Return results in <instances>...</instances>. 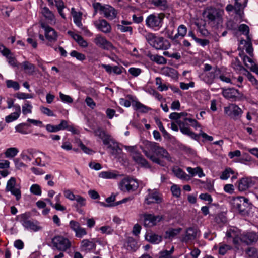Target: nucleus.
I'll return each instance as SVG.
<instances>
[{
    "label": "nucleus",
    "mask_w": 258,
    "mask_h": 258,
    "mask_svg": "<svg viewBox=\"0 0 258 258\" xmlns=\"http://www.w3.org/2000/svg\"><path fill=\"white\" fill-rule=\"evenodd\" d=\"M180 130L183 134L187 135L193 139L197 140L198 138L199 135L191 131L188 127L184 126L180 128Z\"/></svg>",
    "instance_id": "nucleus-45"
},
{
    "label": "nucleus",
    "mask_w": 258,
    "mask_h": 258,
    "mask_svg": "<svg viewBox=\"0 0 258 258\" xmlns=\"http://www.w3.org/2000/svg\"><path fill=\"white\" fill-rule=\"evenodd\" d=\"M15 97L19 99H25L28 98H32L33 96L31 94H27L22 92H18L16 94Z\"/></svg>",
    "instance_id": "nucleus-59"
},
{
    "label": "nucleus",
    "mask_w": 258,
    "mask_h": 258,
    "mask_svg": "<svg viewBox=\"0 0 258 258\" xmlns=\"http://www.w3.org/2000/svg\"><path fill=\"white\" fill-rule=\"evenodd\" d=\"M138 181L130 177L123 178L119 183V188L123 192H134L138 189Z\"/></svg>",
    "instance_id": "nucleus-5"
},
{
    "label": "nucleus",
    "mask_w": 258,
    "mask_h": 258,
    "mask_svg": "<svg viewBox=\"0 0 258 258\" xmlns=\"http://www.w3.org/2000/svg\"><path fill=\"white\" fill-rule=\"evenodd\" d=\"M94 134L95 136H98L102 140L104 145L108 144L110 143V139L111 138V136L106 134V133L101 128H98L95 130L94 131Z\"/></svg>",
    "instance_id": "nucleus-21"
},
{
    "label": "nucleus",
    "mask_w": 258,
    "mask_h": 258,
    "mask_svg": "<svg viewBox=\"0 0 258 258\" xmlns=\"http://www.w3.org/2000/svg\"><path fill=\"white\" fill-rule=\"evenodd\" d=\"M220 73L219 69L216 68L213 71L205 74L204 80L208 84H212L214 79Z\"/></svg>",
    "instance_id": "nucleus-20"
},
{
    "label": "nucleus",
    "mask_w": 258,
    "mask_h": 258,
    "mask_svg": "<svg viewBox=\"0 0 258 258\" xmlns=\"http://www.w3.org/2000/svg\"><path fill=\"white\" fill-rule=\"evenodd\" d=\"M96 245L93 241H90L89 239H83L80 245V249L82 251L85 252H90L96 248Z\"/></svg>",
    "instance_id": "nucleus-19"
},
{
    "label": "nucleus",
    "mask_w": 258,
    "mask_h": 258,
    "mask_svg": "<svg viewBox=\"0 0 258 258\" xmlns=\"http://www.w3.org/2000/svg\"><path fill=\"white\" fill-rule=\"evenodd\" d=\"M59 97L61 101L63 102L67 103H71L73 102V99L71 96L63 94L61 92H59Z\"/></svg>",
    "instance_id": "nucleus-57"
},
{
    "label": "nucleus",
    "mask_w": 258,
    "mask_h": 258,
    "mask_svg": "<svg viewBox=\"0 0 258 258\" xmlns=\"http://www.w3.org/2000/svg\"><path fill=\"white\" fill-rule=\"evenodd\" d=\"M68 34L77 42L80 46L83 48H86L88 46V44L87 42L81 36L75 34L71 31H68Z\"/></svg>",
    "instance_id": "nucleus-23"
},
{
    "label": "nucleus",
    "mask_w": 258,
    "mask_h": 258,
    "mask_svg": "<svg viewBox=\"0 0 258 258\" xmlns=\"http://www.w3.org/2000/svg\"><path fill=\"white\" fill-rule=\"evenodd\" d=\"M6 86L9 88H13L15 90H18L20 89L19 84L17 81L12 80H8L6 81Z\"/></svg>",
    "instance_id": "nucleus-47"
},
{
    "label": "nucleus",
    "mask_w": 258,
    "mask_h": 258,
    "mask_svg": "<svg viewBox=\"0 0 258 258\" xmlns=\"http://www.w3.org/2000/svg\"><path fill=\"white\" fill-rule=\"evenodd\" d=\"M70 55L72 57L76 58L77 59L83 61L85 59L86 56L83 53L77 52V51L73 50L70 53Z\"/></svg>",
    "instance_id": "nucleus-52"
},
{
    "label": "nucleus",
    "mask_w": 258,
    "mask_h": 258,
    "mask_svg": "<svg viewBox=\"0 0 258 258\" xmlns=\"http://www.w3.org/2000/svg\"><path fill=\"white\" fill-rule=\"evenodd\" d=\"M107 145L108 148L113 150L112 153L114 152H117L118 150H120L118 143L116 142L112 138L110 139V142L108 144H105Z\"/></svg>",
    "instance_id": "nucleus-48"
},
{
    "label": "nucleus",
    "mask_w": 258,
    "mask_h": 258,
    "mask_svg": "<svg viewBox=\"0 0 258 258\" xmlns=\"http://www.w3.org/2000/svg\"><path fill=\"white\" fill-rule=\"evenodd\" d=\"M41 27L45 30V36L49 41L47 43V45L50 46L49 42H55L57 41V35L54 29L44 23L41 24Z\"/></svg>",
    "instance_id": "nucleus-12"
},
{
    "label": "nucleus",
    "mask_w": 258,
    "mask_h": 258,
    "mask_svg": "<svg viewBox=\"0 0 258 258\" xmlns=\"http://www.w3.org/2000/svg\"><path fill=\"white\" fill-rule=\"evenodd\" d=\"M172 171L176 177L181 179L185 178L186 176V173L179 168H174Z\"/></svg>",
    "instance_id": "nucleus-49"
},
{
    "label": "nucleus",
    "mask_w": 258,
    "mask_h": 258,
    "mask_svg": "<svg viewBox=\"0 0 258 258\" xmlns=\"http://www.w3.org/2000/svg\"><path fill=\"white\" fill-rule=\"evenodd\" d=\"M152 4L162 10L168 8L166 0H152Z\"/></svg>",
    "instance_id": "nucleus-38"
},
{
    "label": "nucleus",
    "mask_w": 258,
    "mask_h": 258,
    "mask_svg": "<svg viewBox=\"0 0 258 258\" xmlns=\"http://www.w3.org/2000/svg\"><path fill=\"white\" fill-rule=\"evenodd\" d=\"M40 110L42 113L48 116H55L53 111L48 108L41 106L40 107Z\"/></svg>",
    "instance_id": "nucleus-55"
},
{
    "label": "nucleus",
    "mask_w": 258,
    "mask_h": 258,
    "mask_svg": "<svg viewBox=\"0 0 258 258\" xmlns=\"http://www.w3.org/2000/svg\"><path fill=\"white\" fill-rule=\"evenodd\" d=\"M19 117V114L17 113H12L5 118V121L7 123L11 122L16 120Z\"/></svg>",
    "instance_id": "nucleus-56"
},
{
    "label": "nucleus",
    "mask_w": 258,
    "mask_h": 258,
    "mask_svg": "<svg viewBox=\"0 0 258 258\" xmlns=\"http://www.w3.org/2000/svg\"><path fill=\"white\" fill-rule=\"evenodd\" d=\"M239 55L243 59V63L246 67L250 69L252 68L253 69H254L255 68H256L255 63L250 57L244 55L243 52L239 53Z\"/></svg>",
    "instance_id": "nucleus-25"
},
{
    "label": "nucleus",
    "mask_w": 258,
    "mask_h": 258,
    "mask_svg": "<svg viewBox=\"0 0 258 258\" xmlns=\"http://www.w3.org/2000/svg\"><path fill=\"white\" fill-rule=\"evenodd\" d=\"M95 26L104 33H109L111 31L110 25L104 19H98L93 22Z\"/></svg>",
    "instance_id": "nucleus-18"
},
{
    "label": "nucleus",
    "mask_w": 258,
    "mask_h": 258,
    "mask_svg": "<svg viewBox=\"0 0 258 258\" xmlns=\"http://www.w3.org/2000/svg\"><path fill=\"white\" fill-rule=\"evenodd\" d=\"M94 42L97 46L105 50H111L113 48L112 43L100 34L96 35Z\"/></svg>",
    "instance_id": "nucleus-15"
},
{
    "label": "nucleus",
    "mask_w": 258,
    "mask_h": 258,
    "mask_svg": "<svg viewBox=\"0 0 258 258\" xmlns=\"http://www.w3.org/2000/svg\"><path fill=\"white\" fill-rule=\"evenodd\" d=\"M145 239L153 244H158L162 241L161 236L156 234L153 232H148L146 234Z\"/></svg>",
    "instance_id": "nucleus-24"
},
{
    "label": "nucleus",
    "mask_w": 258,
    "mask_h": 258,
    "mask_svg": "<svg viewBox=\"0 0 258 258\" xmlns=\"http://www.w3.org/2000/svg\"><path fill=\"white\" fill-rule=\"evenodd\" d=\"M258 239V236L254 232H247L240 235V240L245 244L251 245L255 243Z\"/></svg>",
    "instance_id": "nucleus-16"
},
{
    "label": "nucleus",
    "mask_w": 258,
    "mask_h": 258,
    "mask_svg": "<svg viewBox=\"0 0 258 258\" xmlns=\"http://www.w3.org/2000/svg\"><path fill=\"white\" fill-rule=\"evenodd\" d=\"M155 120L159 130L162 133L163 136L165 138H170V134L165 130L163 126L162 123L160 120V119L156 117L155 118Z\"/></svg>",
    "instance_id": "nucleus-42"
},
{
    "label": "nucleus",
    "mask_w": 258,
    "mask_h": 258,
    "mask_svg": "<svg viewBox=\"0 0 258 258\" xmlns=\"http://www.w3.org/2000/svg\"><path fill=\"white\" fill-rule=\"evenodd\" d=\"M147 56L151 61H154L159 64H165L167 63V60L162 56L154 55L151 53L147 54Z\"/></svg>",
    "instance_id": "nucleus-27"
},
{
    "label": "nucleus",
    "mask_w": 258,
    "mask_h": 258,
    "mask_svg": "<svg viewBox=\"0 0 258 258\" xmlns=\"http://www.w3.org/2000/svg\"><path fill=\"white\" fill-rule=\"evenodd\" d=\"M6 190V191H10L13 195L16 197V199L17 201L21 198L20 187L16 185V180L14 177H11L8 181Z\"/></svg>",
    "instance_id": "nucleus-10"
},
{
    "label": "nucleus",
    "mask_w": 258,
    "mask_h": 258,
    "mask_svg": "<svg viewBox=\"0 0 258 258\" xmlns=\"http://www.w3.org/2000/svg\"><path fill=\"white\" fill-rule=\"evenodd\" d=\"M171 190L174 196L179 197L180 195V189L176 185H172L171 187Z\"/></svg>",
    "instance_id": "nucleus-62"
},
{
    "label": "nucleus",
    "mask_w": 258,
    "mask_h": 258,
    "mask_svg": "<svg viewBox=\"0 0 258 258\" xmlns=\"http://www.w3.org/2000/svg\"><path fill=\"white\" fill-rule=\"evenodd\" d=\"M215 221L218 224H224L227 222V218L223 213H220L215 217Z\"/></svg>",
    "instance_id": "nucleus-46"
},
{
    "label": "nucleus",
    "mask_w": 258,
    "mask_h": 258,
    "mask_svg": "<svg viewBox=\"0 0 258 258\" xmlns=\"http://www.w3.org/2000/svg\"><path fill=\"white\" fill-rule=\"evenodd\" d=\"M54 247L59 251H64L71 247V242L69 239L62 236H56L52 239Z\"/></svg>",
    "instance_id": "nucleus-7"
},
{
    "label": "nucleus",
    "mask_w": 258,
    "mask_h": 258,
    "mask_svg": "<svg viewBox=\"0 0 258 258\" xmlns=\"http://www.w3.org/2000/svg\"><path fill=\"white\" fill-rule=\"evenodd\" d=\"M232 249V247L231 245L220 243L219 247V254L221 255H224L228 251Z\"/></svg>",
    "instance_id": "nucleus-41"
},
{
    "label": "nucleus",
    "mask_w": 258,
    "mask_h": 258,
    "mask_svg": "<svg viewBox=\"0 0 258 258\" xmlns=\"http://www.w3.org/2000/svg\"><path fill=\"white\" fill-rule=\"evenodd\" d=\"M238 30L241 32L243 34L246 36L247 39L250 38L249 34V27L244 24H242L239 25L238 27Z\"/></svg>",
    "instance_id": "nucleus-44"
},
{
    "label": "nucleus",
    "mask_w": 258,
    "mask_h": 258,
    "mask_svg": "<svg viewBox=\"0 0 258 258\" xmlns=\"http://www.w3.org/2000/svg\"><path fill=\"white\" fill-rule=\"evenodd\" d=\"M148 191L149 194L145 200V202L147 204L150 205L152 203L159 204L162 202V198L159 192L156 190H152L149 189Z\"/></svg>",
    "instance_id": "nucleus-17"
},
{
    "label": "nucleus",
    "mask_w": 258,
    "mask_h": 258,
    "mask_svg": "<svg viewBox=\"0 0 258 258\" xmlns=\"http://www.w3.org/2000/svg\"><path fill=\"white\" fill-rule=\"evenodd\" d=\"M32 106L28 101H27L22 106V113L24 115H26L27 113H31L32 112Z\"/></svg>",
    "instance_id": "nucleus-53"
},
{
    "label": "nucleus",
    "mask_w": 258,
    "mask_h": 258,
    "mask_svg": "<svg viewBox=\"0 0 258 258\" xmlns=\"http://www.w3.org/2000/svg\"><path fill=\"white\" fill-rule=\"evenodd\" d=\"M243 41L245 42L244 47H245L246 52L250 55V57H252L253 56V49L252 48L251 38L249 39H247L246 41L244 40H241V43L243 44Z\"/></svg>",
    "instance_id": "nucleus-35"
},
{
    "label": "nucleus",
    "mask_w": 258,
    "mask_h": 258,
    "mask_svg": "<svg viewBox=\"0 0 258 258\" xmlns=\"http://www.w3.org/2000/svg\"><path fill=\"white\" fill-rule=\"evenodd\" d=\"M224 112L234 120H237L240 117L243 111L237 105L231 104L224 107Z\"/></svg>",
    "instance_id": "nucleus-11"
},
{
    "label": "nucleus",
    "mask_w": 258,
    "mask_h": 258,
    "mask_svg": "<svg viewBox=\"0 0 258 258\" xmlns=\"http://www.w3.org/2000/svg\"><path fill=\"white\" fill-rule=\"evenodd\" d=\"M230 174H234V171L230 168H226L220 175V179L222 180H226L230 177Z\"/></svg>",
    "instance_id": "nucleus-51"
},
{
    "label": "nucleus",
    "mask_w": 258,
    "mask_h": 258,
    "mask_svg": "<svg viewBox=\"0 0 258 258\" xmlns=\"http://www.w3.org/2000/svg\"><path fill=\"white\" fill-rule=\"evenodd\" d=\"M119 176V174L117 171H102L99 174V177L105 179H116Z\"/></svg>",
    "instance_id": "nucleus-26"
},
{
    "label": "nucleus",
    "mask_w": 258,
    "mask_h": 258,
    "mask_svg": "<svg viewBox=\"0 0 258 258\" xmlns=\"http://www.w3.org/2000/svg\"><path fill=\"white\" fill-rule=\"evenodd\" d=\"M145 38L150 45L156 49L166 50L170 47L168 40L162 37H157L153 33L146 34Z\"/></svg>",
    "instance_id": "nucleus-3"
},
{
    "label": "nucleus",
    "mask_w": 258,
    "mask_h": 258,
    "mask_svg": "<svg viewBox=\"0 0 258 258\" xmlns=\"http://www.w3.org/2000/svg\"><path fill=\"white\" fill-rule=\"evenodd\" d=\"M164 15L163 14H152L149 15L146 19V25L151 28H160L162 27Z\"/></svg>",
    "instance_id": "nucleus-6"
},
{
    "label": "nucleus",
    "mask_w": 258,
    "mask_h": 258,
    "mask_svg": "<svg viewBox=\"0 0 258 258\" xmlns=\"http://www.w3.org/2000/svg\"><path fill=\"white\" fill-rule=\"evenodd\" d=\"M181 228L176 229L170 228L165 232V238L166 239H172L179 234L181 231Z\"/></svg>",
    "instance_id": "nucleus-30"
},
{
    "label": "nucleus",
    "mask_w": 258,
    "mask_h": 258,
    "mask_svg": "<svg viewBox=\"0 0 258 258\" xmlns=\"http://www.w3.org/2000/svg\"><path fill=\"white\" fill-rule=\"evenodd\" d=\"M117 28L122 32H129L131 34L133 32V28L132 27L124 26L121 24H117Z\"/></svg>",
    "instance_id": "nucleus-54"
},
{
    "label": "nucleus",
    "mask_w": 258,
    "mask_h": 258,
    "mask_svg": "<svg viewBox=\"0 0 258 258\" xmlns=\"http://www.w3.org/2000/svg\"><path fill=\"white\" fill-rule=\"evenodd\" d=\"M132 105L135 110H140L142 113H146L151 109L148 107L137 101L133 100Z\"/></svg>",
    "instance_id": "nucleus-28"
},
{
    "label": "nucleus",
    "mask_w": 258,
    "mask_h": 258,
    "mask_svg": "<svg viewBox=\"0 0 258 258\" xmlns=\"http://www.w3.org/2000/svg\"><path fill=\"white\" fill-rule=\"evenodd\" d=\"M232 67L236 71L240 72L242 71H246V70L242 66L240 61L238 58H235L231 63Z\"/></svg>",
    "instance_id": "nucleus-39"
},
{
    "label": "nucleus",
    "mask_w": 258,
    "mask_h": 258,
    "mask_svg": "<svg viewBox=\"0 0 258 258\" xmlns=\"http://www.w3.org/2000/svg\"><path fill=\"white\" fill-rule=\"evenodd\" d=\"M128 72L133 76L137 77L141 74V70L139 68H131Z\"/></svg>",
    "instance_id": "nucleus-64"
},
{
    "label": "nucleus",
    "mask_w": 258,
    "mask_h": 258,
    "mask_svg": "<svg viewBox=\"0 0 258 258\" xmlns=\"http://www.w3.org/2000/svg\"><path fill=\"white\" fill-rule=\"evenodd\" d=\"M253 185L251 178H242L239 181L238 189L240 191H245Z\"/></svg>",
    "instance_id": "nucleus-22"
},
{
    "label": "nucleus",
    "mask_w": 258,
    "mask_h": 258,
    "mask_svg": "<svg viewBox=\"0 0 258 258\" xmlns=\"http://www.w3.org/2000/svg\"><path fill=\"white\" fill-rule=\"evenodd\" d=\"M93 8L95 10V14L97 11L99 10L104 14V17L109 20H112L114 19L117 15L116 10L108 5H101L100 3H95L93 4Z\"/></svg>",
    "instance_id": "nucleus-4"
},
{
    "label": "nucleus",
    "mask_w": 258,
    "mask_h": 258,
    "mask_svg": "<svg viewBox=\"0 0 258 258\" xmlns=\"http://www.w3.org/2000/svg\"><path fill=\"white\" fill-rule=\"evenodd\" d=\"M231 204L233 210L242 216L248 215L252 208L248 199L243 197L233 198L231 201Z\"/></svg>",
    "instance_id": "nucleus-1"
},
{
    "label": "nucleus",
    "mask_w": 258,
    "mask_h": 258,
    "mask_svg": "<svg viewBox=\"0 0 258 258\" xmlns=\"http://www.w3.org/2000/svg\"><path fill=\"white\" fill-rule=\"evenodd\" d=\"M18 153V150L16 148L11 147L7 149L5 155L7 158H13Z\"/></svg>",
    "instance_id": "nucleus-43"
},
{
    "label": "nucleus",
    "mask_w": 258,
    "mask_h": 258,
    "mask_svg": "<svg viewBox=\"0 0 258 258\" xmlns=\"http://www.w3.org/2000/svg\"><path fill=\"white\" fill-rule=\"evenodd\" d=\"M187 33V28L183 25H181L178 27V33L176 34L174 36L170 37V39L173 40H175L179 36H181L183 38Z\"/></svg>",
    "instance_id": "nucleus-34"
},
{
    "label": "nucleus",
    "mask_w": 258,
    "mask_h": 258,
    "mask_svg": "<svg viewBox=\"0 0 258 258\" xmlns=\"http://www.w3.org/2000/svg\"><path fill=\"white\" fill-rule=\"evenodd\" d=\"M147 146L149 150L154 153L157 156L165 158L168 161L170 160V155L167 151L163 147L159 146L158 143L149 142Z\"/></svg>",
    "instance_id": "nucleus-9"
},
{
    "label": "nucleus",
    "mask_w": 258,
    "mask_h": 258,
    "mask_svg": "<svg viewBox=\"0 0 258 258\" xmlns=\"http://www.w3.org/2000/svg\"><path fill=\"white\" fill-rule=\"evenodd\" d=\"M75 232V236L78 238H82L87 234V231L84 228L80 227Z\"/></svg>",
    "instance_id": "nucleus-58"
},
{
    "label": "nucleus",
    "mask_w": 258,
    "mask_h": 258,
    "mask_svg": "<svg viewBox=\"0 0 258 258\" xmlns=\"http://www.w3.org/2000/svg\"><path fill=\"white\" fill-rule=\"evenodd\" d=\"M200 236V231L196 227H190L186 229L185 233L182 237L181 241L186 244L191 243Z\"/></svg>",
    "instance_id": "nucleus-8"
},
{
    "label": "nucleus",
    "mask_w": 258,
    "mask_h": 258,
    "mask_svg": "<svg viewBox=\"0 0 258 258\" xmlns=\"http://www.w3.org/2000/svg\"><path fill=\"white\" fill-rule=\"evenodd\" d=\"M131 155L135 163L141 167L145 168H150L151 167L148 162L144 158L140 152L133 150L131 152Z\"/></svg>",
    "instance_id": "nucleus-13"
},
{
    "label": "nucleus",
    "mask_w": 258,
    "mask_h": 258,
    "mask_svg": "<svg viewBox=\"0 0 258 258\" xmlns=\"http://www.w3.org/2000/svg\"><path fill=\"white\" fill-rule=\"evenodd\" d=\"M143 152L146 157L149 158L153 162L157 163L161 166H164L165 165V162L161 160L159 158L155 157L154 155H151L146 150H144Z\"/></svg>",
    "instance_id": "nucleus-32"
},
{
    "label": "nucleus",
    "mask_w": 258,
    "mask_h": 258,
    "mask_svg": "<svg viewBox=\"0 0 258 258\" xmlns=\"http://www.w3.org/2000/svg\"><path fill=\"white\" fill-rule=\"evenodd\" d=\"M41 13L47 19L52 21L54 19V15L47 7H44L41 9Z\"/></svg>",
    "instance_id": "nucleus-37"
},
{
    "label": "nucleus",
    "mask_w": 258,
    "mask_h": 258,
    "mask_svg": "<svg viewBox=\"0 0 258 258\" xmlns=\"http://www.w3.org/2000/svg\"><path fill=\"white\" fill-rule=\"evenodd\" d=\"M125 246L128 250L136 251L138 248L137 242L132 237L128 238Z\"/></svg>",
    "instance_id": "nucleus-31"
},
{
    "label": "nucleus",
    "mask_w": 258,
    "mask_h": 258,
    "mask_svg": "<svg viewBox=\"0 0 258 258\" xmlns=\"http://www.w3.org/2000/svg\"><path fill=\"white\" fill-rule=\"evenodd\" d=\"M235 91L234 88L224 89L222 92V94L224 97L227 99L235 100L237 98V96L235 95L233 93V92Z\"/></svg>",
    "instance_id": "nucleus-36"
},
{
    "label": "nucleus",
    "mask_w": 258,
    "mask_h": 258,
    "mask_svg": "<svg viewBox=\"0 0 258 258\" xmlns=\"http://www.w3.org/2000/svg\"><path fill=\"white\" fill-rule=\"evenodd\" d=\"M71 13L73 17L74 23L79 27H81L82 26L81 23L82 14L79 12H77L74 8H72Z\"/></svg>",
    "instance_id": "nucleus-29"
},
{
    "label": "nucleus",
    "mask_w": 258,
    "mask_h": 258,
    "mask_svg": "<svg viewBox=\"0 0 258 258\" xmlns=\"http://www.w3.org/2000/svg\"><path fill=\"white\" fill-rule=\"evenodd\" d=\"M143 152L146 157L149 158L153 162L157 163L161 166H164L165 165V162L161 160L159 158L155 157L154 155H151L146 150H144Z\"/></svg>",
    "instance_id": "nucleus-33"
},
{
    "label": "nucleus",
    "mask_w": 258,
    "mask_h": 258,
    "mask_svg": "<svg viewBox=\"0 0 258 258\" xmlns=\"http://www.w3.org/2000/svg\"><path fill=\"white\" fill-rule=\"evenodd\" d=\"M163 219L162 216H155L150 214L144 215V225L146 227H151L157 224V223Z\"/></svg>",
    "instance_id": "nucleus-14"
},
{
    "label": "nucleus",
    "mask_w": 258,
    "mask_h": 258,
    "mask_svg": "<svg viewBox=\"0 0 258 258\" xmlns=\"http://www.w3.org/2000/svg\"><path fill=\"white\" fill-rule=\"evenodd\" d=\"M69 225L70 228L74 232L76 231L81 227L80 223L74 220L70 221Z\"/></svg>",
    "instance_id": "nucleus-60"
},
{
    "label": "nucleus",
    "mask_w": 258,
    "mask_h": 258,
    "mask_svg": "<svg viewBox=\"0 0 258 258\" xmlns=\"http://www.w3.org/2000/svg\"><path fill=\"white\" fill-rule=\"evenodd\" d=\"M30 217L29 213H25L17 215L16 217V220L19 221L26 229L33 232L41 230L42 227L40 226V223L36 220H30Z\"/></svg>",
    "instance_id": "nucleus-2"
},
{
    "label": "nucleus",
    "mask_w": 258,
    "mask_h": 258,
    "mask_svg": "<svg viewBox=\"0 0 258 258\" xmlns=\"http://www.w3.org/2000/svg\"><path fill=\"white\" fill-rule=\"evenodd\" d=\"M257 253V249L254 247H249L246 250V253L249 257H254Z\"/></svg>",
    "instance_id": "nucleus-63"
},
{
    "label": "nucleus",
    "mask_w": 258,
    "mask_h": 258,
    "mask_svg": "<svg viewBox=\"0 0 258 258\" xmlns=\"http://www.w3.org/2000/svg\"><path fill=\"white\" fill-rule=\"evenodd\" d=\"M30 192L37 196H40L41 194V187L37 184H33L30 189Z\"/></svg>",
    "instance_id": "nucleus-50"
},
{
    "label": "nucleus",
    "mask_w": 258,
    "mask_h": 258,
    "mask_svg": "<svg viewBox=\"0 0 258 258\" xmlns=\"http://www.w3.org/2000/svg\"><path fill=\"white\" fill-rule=\"evenodd\" d=\"M63 193L64 197L70 200L74 201L76 199V196L69 189L64 190Z\"/></svg>",
    "instance_id": "nucleus-61"
},
{
    "label": "nucleus",
    "mask_w": 258,
    "mask_h": 258,
    "mask_svg": "<svg viewBox=\"0 0 258 258\" xmlns=\"http://www.w3.org/2000/svg\"><path fill=\"white\" fill-rule=\"evenodd\" d=\"M23 69L28 74L32 75L35 71V66L28 61H24L22 63Z\"/></svg>",
    "instance_id": "nucleus-40"
}]
</instances>
